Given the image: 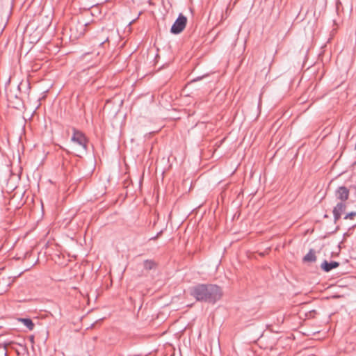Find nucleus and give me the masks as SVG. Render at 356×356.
I'll list each match as a JSON object with an SVG mask.
<instances>
[{
	"label": "nucleus",
	"instance_id": "obj_1",
	"mask_svg": "<svg viewBox=\"0 0 356 356\" xmlns=\"http://www.w3.org/2000/svg\"><path fill=\"white\" fill-rule=\"evenodd\" d=\"M190 293L197 301L213 305L222 296L221 288L212 284H198L191 288Z\"/></svg>",
	"mask_w": 356,
	"mask_h": 356
},
{
	"label": "nucleus",
	"instance_id": "obj_2",
	"mask_svg": "<svg viewBox=\"0 0 356 356\" xmlns=\"http://www.w3.org/2000/svg\"><path fill=\"white\" fill-rule=\"evenodd\" d=\"M187 17L184 16L182 13H180L171 26L170 32L172 34H179L181 33L185 29L187 24Z\"/></svg>",
	"mask_w": 356,
	"mask_h": 356
},
{
	"label": "nucleus",
	"instance_id": "obj_3",
	"mask_svg": "<svg viewBox=\"0 0 356 356\" xmlns=\"http://www.w3.org/2000/svg\"><path fill=\"white\" fill-rule=\"evenodd\" d=\"M72 140L76 143L86 150V138L85 136L78 130L74 129V134L72 137Z\"/></svg>",
	"mask_w": 356,
	"mask_h": 356
},
{
	"label": "nucleus",
	"instance_id": "obj_4",
	"mask_svg": "<svg viewBox=\"0 0 356 356\" xmlns=\"http://www.w3.org/2000/svg\"><path fill=\"white\" fill-rule=\"evenodd\" d=\"M336 197L341 202H343L349 197V190L346 186H340L336 191Z\"/></svg>",
	"mask_w": 356,
	"mask_h": 356
},
{
	"label": "nucleus",
	"instance_id": "obj_5",
	"mask_svg": "<svg viewBox=\"0 0 356 356\" xmlns=\"http://www.w3.org/2000/svg\"><path fill=\"white\" fill-rule=\"evenodd\" d=\"M339 266V263L334 261H331L330 262H328L326 260H324V261L321 264V268L325 272H330L334 268H336Z\"/></svg>",
	"mask_w": 356,
	"mask_h": 356
},
{
	"label": "nucleus",
	"instance_id": "obj_6",
	"mask_svg": "<svg viewBox=\"0 0 356 356\" xmlns=\"http://www.w3.org/2000/svg\"><path fill=\"white\" fill-rule=\"evenodd\" d=\"M158 264L157 263L152 259H147L143 262V266L145 270H150L152 269H156Z\"/></svg>",
	"mask_w": 356,
	"mask_h": 356
},
{
	"label": "nucleus",
	"instance_id": "obj_7",
	"mask_svg": "<svg viewBox=\"0 0 356 356\" xmlns=\"http://www.w3.org/2000/svg\"><path fill=\"white\" fill-rule=\"evenodd\" d=\"M316 261V256L314 250L311 249L309 252L303 257L304 262H314Z\"/></svg>",
	"mask_w": 356,
	"mask_h": 356
},
{
	"label": "nucleus",
	"instance_id": "obj_8",
	"mask_svg": "<svg viewBox=\"0 0 356 356\" xmlns=\"http://www.w3.org/2000/svg\"><path fill=\"white\" fill-rule=\"evenodd\" d=\"M346 209V204L344 202H340L337 204V205L334 207L333 211H337L340 214H342L345 212Z\"/></svg>",
	"mask_w": 356,
	"mask_h": 356
},
{
	"label": "nucleus",
	"instance_id": "obj_9",
	"mask_svg": "<svg viewBox=\"0 0 356 356\" xmlns=\"http://www.w3.org/2000/svg\"><path fill=\"white\" fill-rule=\"evenodd\" d=\"M19 321H21L29 330H33L34 329L35 325L31 318H19Z\"/></svg>",
	"mask_w": 356,
	"mask_h": 356
},
{
	"label": "nucleus",
	"instance_id": "obj_10",
	"mask_svg": "<svg viewBox=\"0 0 356 356\" xmlns=\"http://www.w3.org/2000/svg\"><path fill=\"white\" fill-rule=\"evenodd\" d=\"M355 216H356V211H351L350 213H348L345 216L344 219H353Z\"/></svg>",
	"mask_w": 356,
	"mask_h": 356
},
{
	"label": "nucleus",
	"instance_id": "obj_11",
	"mask_svg": "<svg viewBox=\"0 0 356 356\" xmlns=\"http://www.w3.org/2000/svg\"><path fill=\"white\" fill-rule=\"evenodd\" d=\"M333 216H334V222L337 223V221L341 218V214L337 213V211H332Z\"/></svg>",
	"mask_w": 356,
	"mask_h": 356
},
{
	"label": "nucleus",
	"instance_id": "obj_12",
	"mask_svg": "<svg viewBox=\"0 0 356 356\" xmlns=\"http://www.w3.org/2000/svg\"><path fill=\"white\" fill-rule=\"evenodd\" d=\"M342 6L341 2L340 0H337L336 1V10L337 13H339L340 8Z\"/></svg>",
	"mask_w": 356,
	"mask_h": 356
},
{
	"label": "nucleus",
	"instance_id": "obj_13",
	"mask_svg": "<svg viewBox=\"0 0 356 356\" xmlns=\"http://www.w3.org/2000/svg\"><path fill=\"white\" fill-rule=\"evenodd\" d=\"M162 232H163V231H162V230H161V231H160L159 232H158V233L156 234V236H153V237H151V238H149V241L156 240V239H157V238H159V237L162 234Z\"/></svg>",
	"mask_w": 356,
	"mask_h": 356
},
{
	"label": "nucleus",
	"instance_id": "obj_14",
	"mask_svg": "<svg viewBox=\"0 0 356 356\" xmlns=\"http://www.w3.org/2000/svg\"><path fill=\"white\" fill-rule=\"evenodd\" d=\"M29 340H30L31 343H34V336L33 335L30 336L29 337Z\"/></svg>",
	"mask_w": 356,
	"mask_h": 356
},
{
	"label": "nucleus",
	"instance_id": "obj_15",
	"mask_svg": "<svg viewBox=\"0 0 356 356\" xmlns=\"http://www.w3.org/2000/svg\"><path fill=\"white\" fill-rule=\"evenodd\" d=\"M202 79V77H197L196 79H193V81H197L198 80H200Z\"/></svg>",
	"mask_w": 356,
	"mask_h": 356
},
{
	"label": "nucleus",
	"instance_id": "obj_16",
	"mask_svg": "<svg viewBox=\"0 0 356 356\" xmlns=\"http://www.w3.org/2000/svg\"><path fill=\"white\" fill-rule=\"evenodd\" d=\"M344 237H347V236H350V234L346 232L343 234Z\"/></svg>",
	"mask_w": 356,
	"mask_h": 356
},
{
	"label": "nucleus",
	"instance_id": "obj_17",
	"mask_svg": "<svg viewBox=\"0 0 356 356\" xmlns=\"http://www.w3.org/2000/svg\"><path fill=\"white\" fill-rule=\"evenodd\" d=\"M356 227V224L353 225L349 229H354L355 227Z\"/></svg>",
	"mask_w": 356,
	"mask_h": 356
},
{
	"label": "nucleus",
	"instance_id": "obj_18",
	"mask_svg": "<svg viewBox=\"0 0 356 356\" xmlns=\"http://www.w3.org/2000/svg\"><path fill=\"white\" fill-rule=\"evenodd\" d=\"M339 229V226H337V227H336V230H335V231L337 232Z\"/></svg>",
	"mask_w": 356,
	"mask_h": 356
},
{
	"label": "nucleus",
	"instance_id": "obj_19",
	"mask_svg": "<svg viewBox=\"0 0 356 356\" xmlns=\"http://www.w3.org/2000/svg\"><path fill=\"white\" fill-rule=\"evenodd\" d=\"M324 217H325V218H327L328 216H327V215H326V214H325V215L324 216Z\"/></svg>",
	"mask_w": 356,
	"mask_h": 356
}]
</instances>
